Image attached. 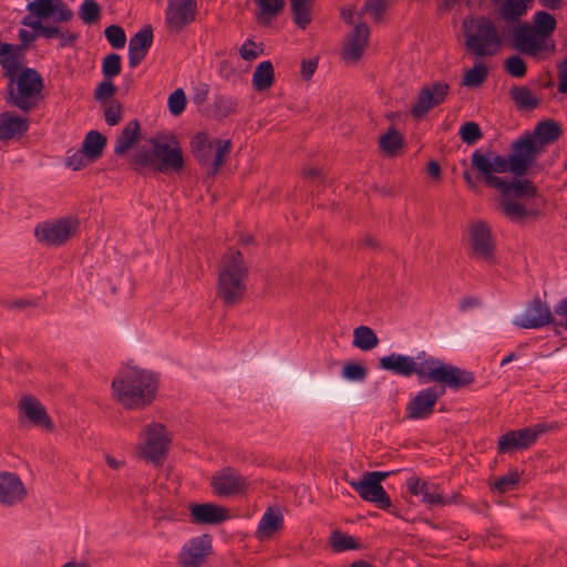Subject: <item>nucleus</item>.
<instances>
[{
  "mask_svg": "<svg viewBox=\"0 0 567 567\" xmlns=\"http://www.w3.org/2000/svg\"><path fill=\"white\" fill-rule=\"evenodd\" d=\"M101 70L103 78L113 80L122 71V58L118 53L111 52L102 59Z\"/></svg>",
  "mask_w": 567,
  "mask_h": 567,
  "instance_id": "50",
  "label": "nucleus"
},
{
  "mask_svg": "<svg viewBox=\"0 0 567 567\" xmlns=\"http://www.w3.org/2000/svg\"><path fill=\"white\" fill-rule=\"evenodd\" d=\"M389 475L390 472H365L359 481H351L349 484L363 501L373 503L378 508L401 518V513L393 506L381 484Z\"/></svg>",
  "mask_w": 567,
  "mask_h": 567,
  "instance_id": "8",
  "label": "nucleus"
},
{
  "mask_svg": "<svg viewBox=\"0 0 567 567\" xmlns=\"http://www.w3.org/2000/svg\"><path fill=\"white\" fill-rule=\"evenodd\" d=\"M210 486L215 495L219 497H230L244 494L248 484L236 468L231 466L223 467L212 476Z\"/></svg>",
  "mask_w": 567,
  "mask_h": 567,
  "instance_id": "17",
  "label": "nucleus"
},
{
  "mask_svg": "<svg viewBox=\"0 0 567 567\" xmlns=\"http://www.w3.org/2000/svg\"><path fill=\"white\" fill-rule=\"evenodd\" d=\"M370 37V29L367 23L361 22L347 37L341 56L343 60L359 61L364 52Z\"/></svg>",
  "mask_w": 567,
  "mask_h": 567,
  "instance_id": "25",
  "label": "nucleus"
},
{
  "mask_svg": "<svg viewBox=\"0 0 567 567\" xmlns=\"http://www.w3.org/2000/svg\"><path fill=\"white\" fill-rule=\"evenodd\" d=\"M307 1L308 0H290L293 22L300 29H306L311 22V10Z\"/></svg>",
  "mask_w": 567,
  "mask_h": 567,
  "instance_id": "48",
  "label": "nucleus"
},
{
  "mask_svg": "<svg viewBox=\"0 0 567 567\" xmlns=\"http://www.w3.org/2000/svg\"><path fill=\"white\" fill-rule=\"evenodd\" d=\"M27 10L29 14L22 18L21 23L45 39L59 38L62 35V29L58 25L43 24V21L52 20L59 23L73 18L72 10L63 0H33L27 4Z\"/></svg>",
  "mask_w": 567,
  "mask_h": 567,
  "instance_id": "5",
  "label": "nucleus"
},
{
  "mask_svg": "<svg viewBox=\"0 0 567 567\" xmlns=\"http://www.w3.org/2000/svg\"><path fill=\"white\" fill-rule=\"evenodd\" d=\"M152 148L140 150L131 158V168L144 175L146 169L155 173H179L184 169L185 161L179 141L175 134H161L150 140Z\"/></svg>",
  "mask_w": 567,
  "mask_h": 567,
  "instance_id": "2",
  "label": "nucleus"
},
{
  "mask_svg": "<svg viewBox=\"0 0 567 567\" xmlns=\"http://www.w3.org/2000/svg\"><path fill=\"white\" fill-rule=\"evenodd\" d=\"M558 70V92L567 94V56L557 64Z\"/></svg>",
  "mask_w": 567,
  "mask_h": 567,
  "instance_id": "62",
  "label": "nucleus"
},
{
  "mask_svg": "<svg viewBox=\"0 0 567 567\" xmlns=\"http://www.w3.org/2000/svg\"><path fill=\"white\" fill-rule=\"evenodd\" d=\"M189 520L196 525H219L229 518L228 508L214 503H190Z\"/></svg>",
  "mask_w": 567,
  "mask_h": 567,
  "instance_id": "23",
  "label": "nucleus"
},
{
  "mask_svg": "<svg viewBox=\"0 0 567 567\" xmlns=\"http://www.w3.org/2000/svg\"><path fill=\"white\" fill-rule=\"evenodd\" d=\"M462 27L465 45L470 52L478 58L493 55L497 52L503 39L489 18L484 16L475 20L473 18H465Z\"/></svg>",
  "mask_w": 567,
  "mask_h": 567,
  "instance_id": "7",
  "label": "nucleus"
},
{
  "mask_svg": "<svg viewBox=\"0 0 567 567\" xmlns=\"http://www.w3.org/2000/svg\"><path fill=\"white\" fill-rule=\"evenodd\" d=\"M534 23L532 24L536 35L543 43L555 32L557 28V21L553 14L547 11H537L533 17Z\"/></svg>",
  "mask_w": 567,
  "mask_h": 567,
  "instance_id": "36",
  "label": "nucleus"
},
{
  "mask_svg": "<svg viewBox=\"0 0 567 567\" xmlns=\"http://www.w3.org/2000/svg\"><path fill=\"white\" fill-rule=\"evenodd\" d=\"M256 47L257 44L255 41H252L251 39H247L239 50L240 56L246 61H254L258 58L260 53H262V49H260L259 52L252 49Z\"/></svg>",
  "mask_w": 567,
  "mask_h": 567,
  "instance_id": "61",
  "label": "nucleus"
},
{
  "mask_svg": "<svg viewBox=\"0 0 567 567\" xmlns=\"http://www.w3.org/2000/svg\"><path fill=\"white\" fill-rule=\"evenodd\" d=\"M116 85L113 83V80H107L103 78V81L97 84L94 90V99L100 102H104L116 94Z\"/></svg>",
  "mask_w": 567,
  "mask_h": 567,
  "instance_id": "57",
  "label": "nucleus"
},
{
  "mask_svg": "<svg viewBox=\"0 0 567 567\" xmlns=\"http://www.w3.org/2000/svg\"><path fill=\"white\" fill-rule=\"evenodd\" d=\"M554 312L559 317H566V320L561 324L567 330V296L555 305Z\"/></svg>",
  "mask_w": 567,
  "mask_h": 567,
  "instance_id": "64",
  "label": "nucleus"
},
{
  "mask_svg": "<svg viewBox=\"0 0 567 567\" xmlns=\"http://www.w3.org/2000/svg\"><path fill=\"white\" fill-rule=\"evenodd\" d=\"M80 221L75 217H62L54 221L39 223L34 228L37 240L45 246L64 245L79 228Z\"/></svg>",
  "mask_w": 567,
  "mask_h": 567,
  "instance_id": "11",
  "label": "nucleus"
},
{
  "mask_svg": "<svg viewBox=\"0 0 567 567\" xmlns=\"http://www.w3.org/2000/svg\"><path fill=\"white\" fill-rule=\"evenodd\" d=\"M104 35L113 49L120 50L125 47L126 34L124 29L117 24H111L105 28Z\"/></svg>",
  "mask_w": 567,
  "mask_h": 567,
  "instance_id": "54",
  "label": "nucleus"
},
{
  "mask_svg": "<svg viewBox=\"0 0 567 567\" xmlns=\"http://www.w3.org/2000/svg\"><path fill=\"white\" fill-rule=\"evenodd\" d=\"M106 144V136L99 131L92 130L85 135L81 148L89 157V162L94 163L102 157Z\"/></svg>",
  "mask_w": 567,
  "mask_h": 567,
  "instance_id": "34",
  "label": "nucleus"
},
{
  "mask_svg": "<svg viewBox=\"0 0 567 567\" xmlns=\"http://www.w3.org/2000/svg\"><path fill=\"white\" fill-rule=\"evenodd\" d=\"M379 368L402 377L415 374L420 382L425 383L429 363H426V359L417 363L414 358L410 355L391 353L380 358Z\"/></svg>",
  "mask_w": 567,
  "mask_h": 567,
  "instance_id": "15",
  "label": "nucleus"
},
{
  "mask_svg": "<svg viewBox=\"0 0 567 567\" xmlns=\"http://www.w3.org/2000/svg\"><path fill=\"white\" fill-rule=\"evenodd\" d=\"M83 23L92 25L100 21L102 8L96 0H84L78 11Z\"/></svg>",
  "mask_w": 567,
  "mask_h": 567,
  "instance_id": "49",
  "label": "nucleus"
},
{
  "mask_svg": "<svg viewBox=\"0 0 567 567\" xmlns=\"http://www.w3.org/2000/svg\"><path fill=\"white\" fill-rule=\"evenodd\" d=\"M341 375L347 381H363L368 375V369L360 362L348 361L342 368Z\"/></svg>",
  "mask_w": 567,
  "mask_h": 567,
  "instance_id": "52",
  "label": "nucleus"
},
{
  "mask_svg": "<svg viewBox=\"0 0 567 567\" xmlns=\"http://www.w3.org/2000/svg\"><path fill=\"white\" fill-rule=\"evenodd\" d=\"M403 145V135L400 134L394 126H391L389 131L379 138L380 148L389 156L396 155L398 151L402 148Z\"/></svg>",
  "mask_w": 567,
  "mask_h": 567,
  "instance_id": "42",
  "label": "nucleus"
},
{
  "mask_svg": "<svg viewBox=\"0 0 567 567\" xmlns=\"http://www.w3.org/2000/svg\"><path fill=\"white\" fill-rule=\"evenodd\" d=\"M8 80L6 101L8 104L18 107L24 113L34 110L43 97L44 81L38 70L29 66H21Z\"/></svg>",
  "mask_w": 567,
  "mask_h": 567,
  "instance_id": "6",
  "label": "nucleus"
},
{
  "mask_svg": "<svg viewBox=\"0 0 567 567\" xmlns=\"http://www.w3.org/2000/svg\"><path fill=\"white\" fill-rule=\"evenodd\" d=\"M522 474L517 470H511L506 475L498 477L493 487L501 494L513 491L519 483Z\"/></svg>",
  "mask_w": 567,
  "mask_h": 567,
  "instance_id": "53",
  "label": "nucleus"
},
{
  "mask_svg": "<svg viewBox=\"0 0 567 567\" xmlns=\"http://www.w3.org/2000/svg\"><path fill=\"white\" fill-rule=\"evenodd\" d=\"M29 130L28 118L13 112L0 113V141H8L17 135H22Z\"/></svg>",
  "mask_w": 567,
  "mask_h": 567,
  "instance_id": "30",
  "label": "nucleus"
},
{
  "mask_svg": "<svg viewBox=\"0 0 567 567\" xmlns=\"http://www.w3.org/2000/svg\"><path fill=\"white\" fill-rule=\"evenodd\" d=\"M171 442L166 426L162 423L152 422L146 426V441L141 455L155 465H159L167 456Z\"/></svg>",
  "mask_w": 567,
  "mask_h": 567,
  "instance_id": "12",
  "label": "nucleus"
},
{
  "mask_svg": "<svg viewBox=\"0 0 567 567\" xmlns=\"http://www.w3.org/2000/svg\"><path fill=\"white\" fill-rule=\"evenodd\" d=\"M535 444V434L528 426L519 430H511L498 437V453H507L515 450H525Z\"/></svg>",
  "mask_w": 567,
  "mask_h": 567,
  "instance_id": "28",
  "label": "nucleus"
},
{
  "mask_svg": "<svg viewBox=\"0 0 567 567\" xmlns=\"http://www.w3.org/2000/svg\"><path fill=\"white\" fill-rule=\"evenodd\" d=\"M142 137L138 120L128 121L121 134L116 137L114 153L118 156L126 154L140 142Z\"/></svg>",
  "mask_w": 567,
  "mask_h": 567,
  "instance_id": "31",
  "label": "nucleus"
},
{
  "mask_svg": "<svg viewBox=\"0 0 567 567\" xmlns=\"http://www.w3.org/2000/svg\"><path fill=\"white\" fill-rule=\"evenodd\" d=\"M450 85L446 82H433L422 86L417 93L416 103L410 112L416 120L423 117L432 107L439 106L447 97Z\"/></svg>",
  "mask_w": 567,
  "mask_h": 567,
  "instance_id": "19",
  "label": "nucleus"
},
{
  "mask_svg": "<svg viewBox=\"0 0 567 567\" xmlns=\"http://www.w3.org/2000/svg\"><path fill=\"white\" fill-rule=\"evenodd\" d=\"M214 148H216V153L214 158H212V165L208 172L210 176H215L223 166L226 156L230 153L231 141L216 138L214 140Z\"/></svg>",
  "mask_w": 567,
  "mask_h": 567,
  "instance_id": "47",
  "label": "nucleus"
},
{
  "mask_svg": "<svg viewBox=\"0 0 567 567\" xmlns=\"http://www.w3.org/2000/svg\"><path fill=\"white\" fill-rule=\"evenodd\" d=\"M213 538L203 534L187 540L177 555L178 567H203L213 551Z\"/></svg>",
  "mask_w": 567,
  "mask_h": 567,
  "instance_id": "14",
  "label": "nucleus"
},
{
  "mask_svg": "<svg viewBox=\"0 0 567 567\" xmlns=\"http://www.w3.org/2000/svg\"><path fill=\"white\" fill-rule=\"evenodd\" d=\"M458 135L463 143L474 145L483 137V132L476 122L468 121L461 125Z\"/></svg>",
  "mask_w": 567,
  "mask_h": 567,
  "instance_id": "51",
  "label": "nucleus"
},
{
  "mask_svg": "<svg viewBox=\"0 0 567 567\" xmlns=\"http://www.w3.org/2000/svg\"><path fill=\"white\" fill-rule=\"evenodd\" d=\"M256 4L260 9L257 14L258 24L268 25L284 9L285 0H256Z\"/></svg>",
  "mask_w": 567,
  "mask_h": 567,
  "instance_id": "39",
  "label": "nucleus"
},
{
  "mask_svg": "<svg viewBox=\"0 0 567 567\" xmlns=\"http://www.w3.org/2000/svg\"><path fill=\"white\" fill-rule=\"evenodd\" d=\"M19 408L32 424L42 426L47 430L53 429V423L49 414L38 399L33 396H23L19 401Z\"/></svg>",
  "mask_w": 567,
  "mask_h": 567,
  "instance_id": "29",
  "label": "nucleus"
},
{
  "mask_svg": "<svg viewBox=\"0 0 567 567\" xmlns=\"http://www.w3.org/2000/svg\"><path fill=\"white\" fill-rule=\"evenodd\" d=\"M318 68V58L301 61L300 74L303 80H310Z\"/></svg>",
  "mask_w": 567,
  "mask_h": 567,
  "instance_id": "63",
  "label": "nucleus"
},
{
  "mask_svg": "<svg viewBox=\"0 0 567 567\" xmlns=\"http://www.w3.org/2000/svg\"><path fill=\"white\" fill-rule=\"evenodd\" d=\"M330 545L336 553L354 550L361 548V543L353 536L341 530H333L330 536Z\"/></svg>",
  "mask_w": 567,
  "mask_h": 567,
  "instance_id": "43",
  "label": "nucleus"
},
{
  "mask_svg": "<svg viewBox=\"0 0 567 567\" xmlns=\"http://www.w3.org/2000/svg\"><path fill=\"white\" fill-rule=\"evenodd\" d=\"M186 104L187 99L183 89H176L173 93L169 94L167 105L172 115H181L184 112Z\"/></svg>",
  "mask_w": 567,
  "mask_h": 567,
  "instance_id": "56",
  "label": "nucleus"
},
{
  "mask_svg": "<svg viewBox=\"0 0 567 567\" xmlns=\"http://www.w3.org/2000/svg\"><path fill=\"white\" fill-rule=\"evenodd\" d=\"M533 168H525V172L515 173L511 179H506L497 190L503 198L530 199L538 196V188L533 181L525 178Z\"/></svg>",
  "mask_w": 567,
  "mask_h": 567,
  "instance_id": "21",
  "label": "nucleus"
},
{
  "mask_svg": "<svg viewBox=\"0 0 567 567\" xmlns=\"http://www.w3.org/2000/svg\"><path fill=\"white\" fill-rule=\"evenodd\" d=\"M472 169L476 172V178L484 182L491 188L497 189L506 179L495 174L525 172V168H534L517 138L511 144V153L501 155L492 150L477 148L471 156Z\"/></svg>",
  "mask_w": 567,
  "mask_h": 567,
  "instance_id": "1",
  "label": "nucleus"
},
{
  "mask_svg": "<svg viewBox=\"0 0 567 567\" xmlns=\"http://www.w3.org/2000/svg\"><path fill=\"white\" fill-rule=\"evenodd\" d=\"M502 210L512 221H520L530 215H535L536 212L529 210L517 200L503 199L501 203Z\"/></svg>",
  "mask_w": 567,
  "mask_h": 567,
  "instance_id": "46",
  "label": "nucleus"
},
{
  "mask_svg": "<svg viewBox=\"0 0 567 567\" xmlns=\"http://www.w3.org/2000/svg\"><path fill=\"white\" fill-rule=\"evenodd\" d=\"M561 323L556 321L547 303L539 297L533 298L527 303L524 315L514 321L515 326L524 329H539L549 324L564 327Z\"/></svg>",
  "mask_w": 567,
  "mask_h": 567,
  "instance_id": "18",
  "label": "nucleus"
},
{
  "mask_svg": "<svg viewBox=\"0 0 567 567\" xmlns=\"http://www.w3.org/2000/svg\"><path fill=\"white\" fill-rule=\"evenodd\" d=\"M426 363H429V369H426L425 383L435 382L441 385L440 388L460 390L471 385L475 381L472 371L446 363L441 359L429 357L426 358Z\"/></svg>",
  "mask_w": 567,
  "mask_h": 567,
  "instance_id": "10",
  "label": "nucleus"
},
{
  "mask_svg": "<svg viewBox=\"0 0 567 567\" xmlns=\"http://www.w3.org/2000/svg\"><path fill=\"white\" fill-rule=\"evenodd\" d=\"M487 75V65L484 62L475 63L473 68L464 73L462 85L466 87H478L485 82Z\"/></svg>",
  "mask_w": 567,
  "mask_h": 567,
  "instance_id": "45",
  "label": "nucleus"
},
{
  "mask_svg": "<svg viewBox=\"0 0 567 567\" xmlns=\"http://www.w3.org/2000/svg\"><path fill=\"white\" fill-rule=\"evenodd\" d=\"M154 40V30L151 24L140 29L128 42V65L134 69L146 58Z\"/></svg>",
  "mask_w": 567,
  "mask_h": 567,
  "instance_id": "24",
  "label": "nucleus"
},
{
  "mask_svg": "<svg viewBox=\"0 0 567 567\" xmlns=\"http://www.w3.org/2000/svg\"><path fill=\"white\" fill-rule=\"evenodd\" d=\"M509 95L519 110L530 111L540 104V100L535 97L526 86L514 85L511 89Z\"/></svg>",
  "mask_w": 567,
  "mask_h": 567,
  "instance_id": "40",
  "label": "nucleus"
},
{
  "mask_svg": "<svg viewBox=\"0 0 567 567\" xmlns=\"http://www.w3.org/2000/svg\"><path fill=\"white\" fill-rule=\"evenodd\" d=\"M289 375L295 380V393L306 399L327 401L338 386L336 381L328 379L311 380L308 375H299L292 372H289Z\"/></svg>",
  "mask_w": 567,
  "mask_h": 567,
  "instance_id": "20",
  "label": "nucleus"
},
{
  "mask_svg": "<svg viewBox=\"0 0 567 567\" xmlns=\"http://www.w3.org/2000/svg\"><path fill=\"white\" fill-rule=\"evenodd\" d=\"M197 0H168L165 23L169 32L181 33L196 20Z\"/></svg>",
  "mask_w": 567,
  "mask_h": 567,
  "instance_id": "13",
  "label": "nucleus"
},
{
  "mask_svg": "<svg viewBox=\"0 0 567 567\" xmlns=\"http://www.w3.org/2000/svg\"><path fill=\"white\" fill-rule=\"evenodd\" d=\"M113 395L127 410H142L156 399L158 378L151 371L133 368L112 381Z\"/></svg>",
  "mask_w": 567,
  "mask_h": 567,
  "instance_id": "3",
  "label": "nucleus"
},
{
  "mask_svg": "<svg viewBox=\"0 0 567 567\" xmlns=\"http://www.w3.org/2000/svg\"><path fill=\"white\" fill-rule=\"evenodd\" d=\"M0 65L7 80H13V73L20 70V61L16 59L11 43H4L0 49Z\"/></svg>",
  "mask_w": 567,
  "mask_h": 567,
  "instance_id": "41",
  "label": "nucleus"
},
{
  "mask_svg": "<svg viewBox=\"0 0 567 567\" xmlns=\"http://www.w3.org/2000/svg\"><path fill=\"white\" fill-rule=\"evenodd\" d=\"M122 104L117 101H112L111 105L104 109V118L110 126H114L122 120Z\"/></svg>",
  "mask_w": 567,
  "mask_h": 567,
  "instance_id": "58",
  "label": "nucleus"
},
{
  "mask_svg": "<svg viewBox=\"0 0 567 567\" xmlns=\"http://www.w3.org/2000/svg\"><path fill=\"white\" fill-rule=\"evenodd\" d=\"M210 106L213 116L220 120L237 112L238 102L230 96L216 95Z\"/></svg>",
  "mask_w": 567,
  "mask_h": 567,
  "instance_id": "44",
  "label": "nucleus"
},
{
  "mask_svg": "<svg viewBox=\"0 0 567 567\" xmlns=\"http://www.w3.org/2000/svg\"><path fill=\"white\" fill-rule=\"evenodd\" d=\"M563 133L560 123L549 118L538 122L533 132H525L517 137V141L535 167L536 159L544 152L545 146L558 141Z\"/></svg>",
  "mask_w": 567,
  "mask_h": 567,
  "instance_id": "9",
  "label": "nucleus"
},
{
  "mask_svg": "<svg viewBox=\"0 0 567 567\" xmlns=\"http://www.w3.org/2000/svg\"><path fill=\"white\" fill-rule=\"evenodd\" d=\"M282 527L284 516L280 509L278 507H268L259 522L257 535L260 539L270 538Z\"/></svg>",
  "mask_w": 567,
  "mask_h": 567,
  "instance_id": "33",
  "label": "nucleus"
},
{
  "mask_svg": "<svg viewBox=\"0 0 567 567\" xmlns=\"http://www.w3.org/2000/svg\"><path fill=\"white\" fill-rule=\"evenodd\" d=\"M248 267L241 251L229 248L223 256L216 295L226 307L239 303L246 292Z\"/></svg>",
  "mask_w": 567,
  "mask_h": 567,
  "instance_id": "4",
  "label": "nucleus"
},
{
  "mask_svg": "<svg viewBox=\"0 0 567 567\" xmlns=\"http://www.w3.org/2000/svg\"><path fill=\"white\" fill-rule=\"evenodd\" d=\"M445 391L444 388L436 385L419 391L416 395L408 402L404 420H424L430 417L434 412L436 402L445 394Z\"/></svg>",
  "mask_w": 567,
  "mask_h": 567,
  "instance_id": "16",
  "label": "nucleus"
},
{
  "mask_svg": "<svg viewBox=\"0 0 567 567\" xmlns=\"http://www.w3.org/2000/svg\"><path fill=\"white\" fill-rule=\"evenodd\" d=\"M511 33L513 48L522 53L535 55L539 51L547 49L536 35L532 24L526 21L513 23Z\"/></svg>",
  "mask_w": 567,
  "mask_h": 567,
  "instance_id": "22",
  "label": "nucleus"
},
{
  "mask_svg": "<svg viewBox=\"0 0 567 567\" xmlns=\"http://www.w3.org/2000/svg\"><path fill=\"white\" fill-rule=\"evenodd\" d=\"M275 82V69L271 61L260 62L252 73L251 84L257 92L269 90Z\"/></svg>",
  "mask_w": 567,
  "mask_h": 567,
  "instance_id": "35",
  "label": "nucleus"
},
{
  "mask_svg": "<svg viewBox=\"0 0 567 567\" xmlns=\"http://www.w3.org/2000/svg\"><path fill=\"white\" fill-rule=\"evenodd\" d=\"M352 344L362 351H370L378 347L379 338L371 327L359 326L353 330Z\"/></svg>",
  "mask_w": 567,
  "mask_h": 567,
  "instance_id": "38",
  "label": "nucleus"
},
{
  "mask_svg": "<svg viewBox=\"0 0 567 567\" xmlns=\"http://www.w3.org/2000/svg\"><path fill=\"white\" fill-rule=\"evenodd\" d=\"M504 69L509 75L518 79L524 78L527 72L526 62L518 54L508 56L504 62Z\"/></svg>",
  "mask_w": 567,
  "mask_h": 567,
  "instance_id": "55",
  "label": "nucleus"
},
{
  "mask_svg": "<svg viewBox=\"0 0 567 567\" xmlns=\"http://www.w3.org/2000/svg\"><path fill=\"white\" fill-rule=\"evenodd\" d=\"M91 163L92 162H89V157L82 148L78 150L72 155H68L65 158V165L71 167L73 171H80Z\"/></svg>",
  "mask_w": 567,
  "mask_h": 567,
  "instance_id": "59",
  "label": "nucleus"
},
{
  "mask_svg": "<svg viewBox=\"0 0 567 567\" xmlns=\"http://www.w3.org/2000/svg\"><path fill=\"white\" fill-rule=\"evenodd\" d=\"M532 0H504L498 9L501 17L508 23L520 22Z\"/></svg>",
  "mask_w": 567,
  "mask_h": 567,
  "instance_id": "37",
  "label": "nucleus"
},
{
  "mask_svg": "<svg viewBox=\"0 0 567 567\" xmlns=\"http://www.w3.org/2000/svg\"><path fill=\"white\" fill-rule=\"evenodd\" d=\"M190 152L200 166L212 165L214 140L209 141L206 132H197L190 140Z\"/></svg>",
  "mask_w": 567,
  "mask_h": 567,
  "instance_id": "32",
  "label": "nucleus"
},
{
  "mask_svg": "<svg viewBox=\"0 0 567 567\" xmlns=\"http://www.w3.org/2000/svg\"><path fill=\"white\" fill-rule=\"evenodd\" d=\"M470 235L474 252L487 261L493 260L495 246L489 226L485 221H477L472 226Z\"/></svg>",
  "mask_w": 567,
  "mask_h": 567,
  "instance_id": "27",
  "label": "nucleus"
},
{
  "mask_svg": "<svg viewBox=\"0 0 567 567\" xmlns=\"http://www.w3.org/2000/svg\"><path fill=\"white\" fill-rule=\"evenodd\" d=\"M27 496L23 482L16 473H0V503L13 506Z\"/></svg>",
  "mask_w": 567,
  "mask_h": 567,
  "instance_id": "26",
  "label": "nucleus"
},
{
  "mask_svg": "<svg viewBox=\"0 0 567 567\" xmlns=\"http://www.w3.org/2000/svg\"><path fill=\"white\" fill-rule=\"evenodd\" d=\"M386 10V0H365L362 12H371L378 21Z\"/></svg>",
  "mask_w": 567,
  "mask_h": 567,
  "instance_id": "60",
  "label": "nucleus"
}]
</instances>
